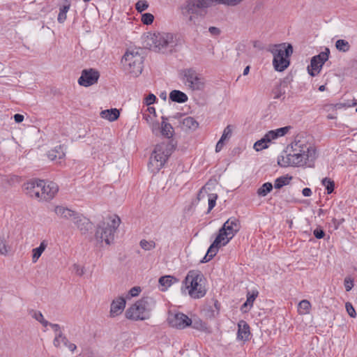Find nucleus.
<instances>
[{
    "mask_svg": "<svg viewBox=\"0 0 357 357\" xmlns=\"http://www.w3.org/2000/svg\"><path fill=\"white\" fill-rule=\"evenodd\" d=\"M181 291L194 299L204 297L206 294L204 275L199 271H190L182 282Z\"/></svg>",
    "mask_w": 357,
    "mask_h": 357,
    "instance_id": "obj_1",
    "label": "nucleus"
},
{
    "mask_svg": "<svg viewBox=\"0 0 357 357\" xmlns=\"http://www.w3.org/2000/svg\"><path fill=\"white\" fill-rule=\"evenodd\" d=\"M121 224V219L116 215L107 216L96 227L95 237L98 241L109 245L114 241L115 234Z\"/></svg>",
    "mask_w": 357,
    "mask_h": 357,
    "instance_id": "obj_2",
    "label": "nucleus"
},
{
    "mask_svg": "<svg viewBox=\"0 0 357 357\" xmlns=\"http://www.w3.org/2000/svg\"><path fill=\"white\" fill-rule=\"evenodd\" d=\"M156 301L152 297H144L132 305L126 312L128 319L132 320H144L151 316V311L155 307Z\"/></svg>",
    "mask_w": 357,
    "mask_h": 357,
    "instance_id": "obj_3",
    "label": "nucleus"
},
{
    "mask_svg": "<svg viewBox=\"0 0 357 357\" xmlns=\"http://www.w3.org/2000/svg\"><path fill=\"white\" fill-rule=\"evenodd\" d=\"M144 57L139 49H128L121 59L123 70L134 77L141 75L143 70Z\"/></svg>",
    "mask_w": 357,
    "mask_h": 357,
    "instance_id": "obj_4",
    "label": "nucleus"
},
{
    "mask_svg": "<svg viewBox=\"0 0 357 357\" xmlns=\"http://www.w3.org/2000/svg\"><path fill=\"white\" fill-rule=\"evenodd\" d=\"M173 151V146L168 142L157 144L149 158V169L153 172H158L166 163Z\"/></svg>",
    "mask_w": 357,
    "mask_h": 357,
    "instance_id": "obj_5",
    "label": "nucleus"
},
{
    "mask_svg": "<svg viewBox=\"0 0 357 357\" xmlns=\"http://www.w3.org/2000/svg\"><path fill=\"white\" fill-rule=\"evenodd\" d=\"M273 55V66L278 72L284 71L289 66V56L293 53V47L290 44L282 43L274 45L271 50Z\"/></svg>",
    "mask_w": 357,
    "mask_h": 357,
    "instance_id": "obj_6",
    "label": "nucleus"
},
{
    "mask_svg": "<svg viewBox=\"0 0 357 357\" xmlns=\"http://www.w3.org/2000/svg\"><path fill=\"white\" fill-rule=\"evenodd\" d=\"M291 153L282 155L278 158V163L281 167H289V166H304L309 162L312 161V153L310 155H301V149L294 142L291 144Z\"/></svg>",
    "mask_w": 357,
    "mask_h": 357,
    "instance_id": "obj_7",
    "label": "nucleus"
},
{
    "mask_svg": "<svg viewBox=\"0 0 357 357\" xmlns=\"http://www.w3.org/2000/svg\"><path fill=\"white\" fill-rule=\"evenodd\" d=\"M174 43V35L172 33L157 32L147 36V45L155 51H163Z\"/></svg>",
    "mask_w": 357,
    "mask_h": 357,
    "instance_id": "obj_8",
    "label": "nucleus"
},
{
    "mask_svg": "<svg viewBox=\"0 0 357 357\" xmlns=\"http://www.w3.org/2000/svg\"><path fill=\"white\" fill-rule=\"evenodd\" d=\"M183 83L192 91H204L206 87V79L195 70L185 69L181 73Z\"/></svg>",
    "mask_w": 357,
    "mask_h": 357,
    "instance_id": "obj_9",
    "label": "nucleus"
},
{
    "mask_svg": "<svg viewBox=\"0 0 357 357\" xmlns=\"http://www.w3.org/2000/svg\"><path fill=\"white\" fill-rule=\"evenodd\" d=\"M231 239V238H229V236L226 234V232L224 231H222V229H220L218 236L208 249L207 252L202 261L207 262L211 260L216 255L218 249L220 247L227 245Z\"/></svg>",
    "mask_w": 357,
    "mask_h": 357,
    "instance_id": "obj_10",
    "label": "nucleus"
},
{
    "mask_svg": "<svg viewBox=\"0 0 357 357\" xmlns=\"http://www.w3.org/2000/svg\"><path fill=\"white\" fill-rule=\"evenodd\" d=\"M330 50L326 48L325 51L320 52L318 55L314 56L311 59L310 65L307 68V73L312 76L318 75L326 61L328 60Z\"/></svg>",
    "mask_w": 357,
    "mask_h": 357,
    "instance_id": "obj_11",
    "label": "nucleus"
},
{
    "mask_svg": "<svg viewBox=\"0 0 357 357\" xmlns=\"http://www.w3.org/2000/svg\"><path fill=\"white\" fill-rule=\"evenodd\" d=\"M200 8L196 0H187L181 6L183 17L190 24H195L196 17Z\"/></svg>",
    "mask_w": 357,
    "mask_h": 357,
    "instance_id": "obj_12",
    "label": "nucleus"
},
{
    "mask_svg": "<svg viewBox=\"0 0 357 357\" xmlns=\"http://www.w3.org/2000/svg\"><path fill=\"white\" fill-rule=\"evenodd\" d=\"M100 77L99 72L94 68L84 69L78 79V84L84 87H89L96 84Z\"/></svg>",
    "mask_w": 357,
    "mask_h": 357,
    "instance_id": "obj_13",
    "label": "nucleus"
},
{
    "mask_svg": "<svg viewBox=\"0 0 357 357\" xmlns=\"http://www.w3.org/2000/svg\"><path fill=\"white\" fill-rule=\"evenodd\" d=\"M169 325L178 329H184L192 324V320L183 313L170 314L168 317Z\"/></svg>",
    "mask_w": 357,
    "mask_h": 357,
    "instance_id": "obj_14",
    "label": "nucleus"
},
{
    "mask_svg": "<svg viewBox=\"0 0 357 357\" xmlns=\"http://www.w3.org/2000/svg\"><path fill=\"white\" fill-rule=\"evenodd\" d=\"M58 190L59 188L56 183L40 180V199H52L58 192Z\"/></svg>",
    "mask_w": 357,
    "mask_h": 357,
    "instance_id": "obj_15",
    "label": "nucleus"
},
{
    "mask_svg": "<svg viewBox=\"0 0 357 357\" xmlns=\"http://www.w3.org/2000/svg\"><path fill=\"white\" fill-rule=\"evenodd\" d=\"M24 190L31 197L40 199V180H31L24 184Z\"/></svg>",
    "mask_w": 357,
    "mask_h": 357,
    "instance_id": "obj_16",
    "label": "nucleus"
},
{
    "mask_svg": "<svg viewBox=\"0 0 357 357\" xmlns=\"http://www.w3.org/2000/svg\"><path fill=\"white\" fill-rule=\"evenodd\" d=\"M221 229L232 238L240 229L239 221L235 218H231L224 223Z\"/></svg>",
    "mask_w": 357,
    "mask_h": 357,
    "instance_id": "obj_17",
    "label": "nucleus"
},
{
    "mask_svg": "<svg viewBox=\"0 0 357 357\" xmlns=\"http://www.w3.org/2000/svg\"><path fill=\"white\" fill-rule=\"evenodd\" d=\"M208 186L206 185L199 191L198 194V199H204L206 197H207L208 208V212H210L215 206L216 200L218 199V195L216 193H209L208 192Z\"/></svg>",
    "mask_w": 357,
    "mask_h": 357,
    "instance_id": "obj_18",
    "label": "nucleus"
},
{
    "mask_svg": "<svg viewBox=\"0 0 357 357\" xmlns=\"http://www.w3.org/2000/svg\"><path fill=\"white\" fill-rule=\"evenodd\" d=\"M53 344L58 349H61L62 347H66L72 352H74L77 349L76 345L70 342L63 333L61 334H58L54 337Z\"/></svg>",
    "mask_w": 357,
    "mask_h": 357,
    "instance_id": "obj_19",
    "label": "nucleus"
},
{
    "mask_svg": "<svg viewBox=\"0 0 357 357\" xmlns=\"http://www.w3.org/2000/svg\"><path fill=\"white\" fill-rule=\"evenodd\" d=\"M126 302L123 297H118L114 299L111 303L110 316L115 317L121 314L126 307Z\"/></svg>",
    "mask_w": 357,
    "mask_h": 357,
    "instance_id": "obj_20",
    "label": "nucleus"
},
{
    "mask_svg": "<svg viewBox=\"0 0 357 357\" xmlns=\"http://www.w3.org/2000/svg\"><path fill=\"white\" fill-rule=\"evenodd\" d=\"M54 211L59 218L70 220H72L77 213L63 206H56L54 208Z\"/></svg>",
    "mask_w": 357,
    "mask_h": 357,
    "instance_id": "obj_21",
    "label": "nucleus"
},
{
    "mask_svg": "<svg viewBox=\"0 0 357 357\" xmlns=\"http://www.w3.org/2000/svg\"><path fill=\"white\" fill-rule=\"evenodd\" d=\"M250 335V326L243 320H241L238 323L237 338L241 340L246 341Z\"/></svg>",
    "mask_w": 357,
    "mask_h": 357,
    "instance_id": "obj_22",
    "label": "nucleus"
},
{
    "mask_svg": "<svg viewBox=\"0 0 357 357\" xmlns=\"http://www.w3.org/2000/svg\"><path fill=\"white\" fill-rule=\"evenodd\" d=\"M72 221L82 233H85L90 226L89 220L77 213H75Z\"/></svg>",
    "mask_w": 357,
    "mask_h": 357,
    "instance_id": "obj_23",
    "label": "nucleus"
},
{
    "mask_svg": "<svg viewBox=\"0 0 357 357\" xmlns=\"http://www.w3.org/2000/svg\"><path fill=\"white\" fill-rule=\"evenodd\" d=\"M100 116L109 122L116 121L120 116V110L116 108H112L102 110Z\"/></svg>",
    "mask_w": 357,
    "mask_h": 357,
    "instance_id": "obj_24",
    "label": "nucleus"
},
{
    "mask_svg": "<svg viewBox=\"0 0 357 357\" xmlns=\"http://www.w3.org/2000/svg\"><path fill=\"white\" fill-rule=\"evenodd\" d=\"M294 143L296 144L300 147L301 151L299 152V154L310 155V153H312V161H314V160L316 158V150L312 145L301 140L296 141L294 142Z\"/></svg>",
    "mask_w": 357,
    "mask_h": 357,
    "instance_id": "obj_25",
    "label": "nucleus"
},
{
    "mask_svg": "<svg viewBox=\"0 0 357 357\" xmlns=\"http://www.w3.org/2000/svg\"><path fill=\"white\" fill-rule=\"evenodd\" d=\"M178 280L172 275H165L159 278L158 283L160 289L162 291H165L170 287L173 284L177 283Z\"/></svg>",
    "mask_w": 357,
    "mask_h": 357,
    "instance_id": "obj_26",
    "label": "nucleus"
},
{
    "mask_svg": "<svg viewBox=\"0 0 357 357\" xmlns=\"http://www.w3.org/2000/svg\"><path fill=\"white\" fill-rule=\"evenodd\" d=\"M167 119L165 116L162 117L161 127L160 129V135L166 138H171L174 135V128L170 123L167 122Z\"/></svg>",
    "mask_w": 357,
    "mask_h": 357,
    "instance_id": "obj_27",
    "label": "nucleus"
},
{
    "mask_svg": "<svg viewBox=\"0 0 357 357\" xmlns=\"http://www.w3.org/2000/svg\"><path fill=\"white\" fill-rule=\"evenodd\" d=\"M290 126H285L274 130H270L266 133L268 140H273L278 137L284 136L289 130Z\"/></svg>",
    "mask_w": 357,
    "mask_h": 357,
    "instance_id": "obj_28",
    "label": "nucleus"
},
{
    "mask_svg": "<svg viewBox=\"0 0 357 357\" xmlns=\"http://www.w3.org/2000/svg\"><path fill=\"white\" fill-rule=\"evenodd\" d=\"M169 99L176 102L183 103L188 101V96L178 90H173L169 93Z\"/></svg>",
    "mask_w": 357,
    "mask_h": 357,
    "instance_id": "obj_29",
    "label": "nucleus"
},
{
    "mask_svg": "<svg viewBox=\"0 0 357 357\" xmlns=\"http://www.w3.org/2000/svg\"><path fill=\"white\" fill-rule=\"evenodd\" d=\"M343 107L342 104H328L324 106V110L328 113V119H335L337 118V109H341Z\"/></svg>",
    "mask_w": 357,
    "mask_h": 357,
    "instance_id": "obj_30",
    "label": "nucleus"
},
{
    "mask_svg": "<svg viewBox=\"0 0 357 357\" xmlns=\"http://www.w3.org/2000/svg\"><path fill=\"white\" fill-rule=\"evenodd\" d=\"M47 247V242L43 241L38 248L32 250V262L36 263L43 252L45 250Z\"/></svg>",
    "mask_w": 357,
    "mask_h": 357,
    "instance_id": "obj_31",
    "label": "nucleus"
},
{
    "mask_svg": "<svg viewBox=\"0 0 357 357\" xmlns=\"http://www.w3.org/2000/svg\"><path fill=\"white\" fill-rule=\"evenodd\" d=\"M47 155L51 160L63 158L65 156L63 146H58L55 147L54 149L48 152Z\"/></svg>",
    "mask_w": 357,
    "mask_h": 357,
    "instance_id": "obj_32",
    "label": "nucleus"
},
{
    "mask_svg": "<svg viewBox=\"0 0 357 357\" xmlns=\"http://www.w3.org/2000/svg\"><path fill=\"white\" fill-rule=\"evenodd\" d=\"M66 4L63 5L59 10V13L58 15V21L59 23H63L67 17V13L68 12L70 3L68 1V0H66Z\"/></svg>",
    "mask_w": 357,
    "mask_h": 357,
    "instance_id": "obj_33",
    "label": "nucleus"
},
{
    "mask_svg": "<svg viewBox=\"0 0 357 357\" xmlns=\"http://www.w3.org/2000/svg\"><path fill=\"white\" fill-rule=\"evenodd\" d=\"M311 304L307 300H303L298 303V313L300 314H307L310 313Z\"/></svg>",
    "mask_w": 357,
    "mask_h": 357,
    "instance_id": "obj_34",
    "label": "nucleus"
},
{
    "mask_svg": "<svg viewBox=\"0 0 357 357\" xmlns=\"http://www.w3.org/2000/svg\"><path fill=\"white\" fill-rule=\"evenodd\" d=\"M257 296H258L257 291H253L252 292V294L248 293L247 295V300H246L245 303L242 305L241 310L246 312V310H244L245 308H246L248 306H249L250 308L252 306L253 303H254L255 300L256 299V298L257 297Z\"/></svg>",
    "mask_w": 357,
    "mask_h": 357,
    "instance_id": "obj_35",
    "label": "nucleus"
},
{
    "mask_svg": "<svg viewBox=\"0 0 357 357\" xmlns=\"http://www.w3.org/2000/svg\"><path fill=\"white\" fill-rule=\"evenodd\" d=\"M291 178V176H280L275 181L274 187L276 189H280L283 186L288 185Z\"/></svg>",
    "mask_w": 357,
    "mask_h": 357,
    "instance_id": "obj_36",
    "label": "nucleus"
},
{
    "mask_svg": "<svg viewBox=\"0 0 357 357\" xmlns=\"http://www.w3.org/2000/svg\"><path fill=\"white\" fill-rule=\"evenodd\" d=\"M201 9L209 8L214 5H221L220 0H196Z\"/></svg>",
    "mask_w": 357,
    "mask_h": 357,
    "instance_id": "obj_37",
    "label": "nucleus"
},
{
    "mask_svg": "<svg viewBox=\"0 0 357 357\" xmlns=\"http://www.w3.org/2000/svg\"><path fill=\"white\" fill-rule=\"evenodd\" d=\"M336 49L342 52H347L350 50V45L348 41L344 39H339L335 42Z\"/></svg>",
    "mask_w": 357,
    "mask_h": 357,
    "instance_id": "obj_38",
    "label": "nucleus"
},
{
    "mask_svg": "<svg viewBox=\"0 0 357 357\" xmlns=\"http://www.w3.org/2000/svg\"><path fill=\"white\" fill-rule=\"evenodd\" d=\"M30 314L33 319L39 321L44 327H47L49 325V322L45 319L43 314L40 311L32 310Z\"/></svg>",
    "mask_w": 357,
    "mask_h": 357,
    "instance_id": "obj_39",
    "label": "nucleus"
},
{
    "mask_svg": "<svg viewBox=\"0 0 357 357\" xmlns=\"http://www.w3.org/2000/svg\"><path fill=\"white\" fill-rule=\"evenodd\" d=\"M183 125L189 129L195 130L198 128L199 123L193 117L188 116L183 119Z\"/></svg>",
    "mask_w": 357,
    "mask_h": 357,
    "instance_id": "obj_40",
    "label": "nucleus"
},
{
    "mask_svg": "<svg viewBox=\"0 0 357 357\" xmlns=\"http://www.w3.org/2000/svg\"><path fill=\"white\" fill-rule=\"evenodd\" d=\"M272 189L273 185L271 183H265L257 190V195L260 197H265Z\"/></svg>",
    "mask_w": 357,
    "mask_h": 357,
    "instance_id": "obj_41",
    "label": "nucleus"
},
{
    "mask_svg": "<svg viewBox=\"0 0 357 357\" xmlns=\"http://www.w3.org/2000/svg\"><path fill=\"white\" fill-rule=\"evenodd\" d=\"M271 142V140H268L266 137V134L264 135L263 138H261L260 140H258L254 144V149L257 151H261L264 149H266L268 147V143Z\"/></svg>",
    "mask_w": 357,
    "mask_h": 357,
    "instance_id": "obj_42",
    "label": "nucleus"
},
{
    "mask_svg": "<svg viewBox=\"0 0 357 357\" xmlns=\"http://www.w3.org/2000/svg\"><path fill=\"white\" fill-rule=\"evenodd\" d=\"M222 6L227 7H237L241 5L245 0H220Z\"/></svg>",
    "mask_w": 357,
    "mask_h": 357,
    "instance_id": "obj_43",
    "label": "nucleus"
},
{
    "mask_svg": "<svg viewBox=\"0 0 357 357\" xmlns=\"http://www.w3.org/2000/svg\"><path fill=\"white\" fill-rule=\"evenodd\" d=\"M321 183L326 189L328 194L333 192L335 186L333 181L328 178H324L322 179Z\"/></svg>",
    "mask_w": 357,
    "mask_h": 357,
    "instance_id": "obj_44",
    "label": "nucleus"
},
{
    "mask_svg": "<svg viewBox=\"0 0 357 357\" xmlns=\"http://www.w3.org/2000/svg\"><path fill=\"white\" fill-rule=\"evenodd\" d=\"M139 245L144 250H151L155 247V243L153 241L142 240Z\"/></svg>",
    "mask_w": 357,
    "mask_h": 357,
    "instance_id": "obj_45",
    "label": "nucleus"
},
{
    "mask_svg": "<svg viewBox=\"0 0 357 357\" xmlns=\"http://www.w3.org/2000/svg\"><path fill=\"white\" fill-rule=\"evenodd\" d=\"M152 132L158 136L160 135V129L161 127V123H160L155 119H153L152 123L149 124Z\"/></svg>",
    "mask_w": 357,
    "mask_h": 357,
    "instance_id": "obj_46",
    "label": "nucleus"
},
{
    "mask_svg": "<svg viewBox=\"0 0 357 357\" xmlns=\"http://www.w3.org/2000/svg\"><path fill=\"white\" fill-rule=\"evenodd\" d=\"M148 7L149 3L146 0H139L135 4V8L139 13L146 10Z\"/></svg>",
    "mask_w": 357,
    "mask_h": 357,
    "instance_id": "obj_47",
    "label": "nucleus"
},
{
    "mask_svg": "<svg viewBox=\"0 0 357 357\" xmlns=\"http://www.w3.org/2000/svg\"><path fill=\"white\" fill-rule=\"evenodd\" d=\"M153 20H154V17L152 14L151 13H144L142 15V22L144 24H151L153 23Z\"/></svg>",
    "mask_w": 357,
    "mask_h": 357,
    "instance_id": "obj_48",
    "label": "nucleus"
},
{
    "mask_svg": "<svg viewBox=\"0 0 357 357\" xmlns=\"http://www.w3.org/2000/svg\"><path fill=\"white\" fill-rule=\"evenodd\" d=\"M345 308H346V310H347L348 314L351 317L355 318L356 317V310L351 303L347 302L345 304Z\"/></svg>",
    "mask_w": 357,
    "mask_h": 357,
    "instance_id": "obj_49",
    "label": "nucleus"
},
{
    "mask_svg": "<svg viewBox=\"0 0 357 357\" xmlns=\"http://www.w3.org/2000/svg\"><path fill=\"white\" fill-rule=\"evenodd\" d=\"M344 287L347 291H349L354 287V280L350 277H346L344 281Z\"/></svg>",
    "mask_w": 357,
    "mask_h": 357,
    "instance_id": "obj_50",
    "label": "nucleus"
},
{
    "mask_svg": "<svg viewBox=\"0 0 357 357\" xmlns=\"http://www.w3.org/2000/svg\"><path fill=\"white\" fill-rule=\"evenodd\" d=\"M231 135V128L230 126H227L223 131V133L222 135V137L220 139H222V141H225L227 139H229Z\"/></svg>",
    "mask_w": 357,
    "mask_h": 357,
    "instance_id": "obj_51",
    "label": "nucleus"
},
{
    "mask_svg": "<svg viewBox=\"0 0 357 357\" xmlns=\"http://www.w3.org/2000/svg\"><path fill=\"white\" fill-rule=\"evenodd\" d=\"M73 271L75 273L76 275L79 276H82L84 273V268L83 266H81L78 264H74L73 265Z\"/></svg>",
    "mask_w": 357,
    "mask_h": 357,
    "instance_id": "obj_52",
    "label": "nucleus"
},
{
    "mask_svg": "<svg viewBox=\"0 0 357 357\" xmlns=\"http://www.w3.org/2000/svg\"><path fill=\"white\" fill-rule=\"evenodd\" d=\"M53 331L54 332V337L56 336L58 334H61L62 331L61 330V327L59 324H51L49 322V325Z\"/></svg>",
    "mask_w": 357,
    "mask_h": 357,
    "instance_id": "obj_53",
    "label": "nucleus"
},
{
    "mask_svg": "<svg viewBox=\"0 0 357 357\" xmlns=\"http://www.w3.org/2000/svg\"><path fill=\"white\" fill-rule=\"evenodd\" d=\"M156 100V97L154 94H149L146 98H145V103L147 106H150L151 105L153 104Z\"/></svg>",
    "mask_w": 357,
    "mask_h": 357,
    "instance_id": "obj_54",
    "label": "nucleus"
},
{
    "mask_svg": "<svg viewBox=\"0 0 357 357\" xmlns=\"http://www.w3.org/2000/svg\"><path fill=\"white\" fill-rule=\"evenodd\" d=\"M8 253L7 246L3 239H0V254L6 255Z\"/></svg>",
    "mask_w": 357,
    "mask_h": 357,
    "instance_id": "obj_55",
    "label": "nucleus"
},
{
    "mask_svg": "<svg viewBox=\"0 0 357 357\" xmlns=\"http://www.w3.org/2000/svg\"><path fill=\"white\" fill-rule=\"evenodd\" d=\"M141 291V288L139 287H134L131 288L129 291V295L131 297L137 296L139 294Z\"/></svg>",
    "mask_w": 357,
    "mask_h": 357,
    "instance_id": "obj_56",
    "label": "nucleus"
},
{
    "mask_svg": "<svg viewBox=\"0 0 357 357\" xmlns=\"http://www.w3.org/2000/svg\"><path fill=\"white\" fill-rule=\"evenodd\" d=\"M155 118H156V116L149 114L147 113L143 114V119H144L146 121V122L148 123V125L150 124L151 123H152L153 119Z\"/></svg>",
    "mask_w": 357,
    "mask_h": 357,
    "instance_id": "obj_57",
    "label": "nucleus"
},
{
    "mask_svg": "<svg viewBox=\"0 0 357 357\" xmlns=\"http://www.w3.org/2000/svg\"><path fill=\"white\" fill-rule=\"evenodd\" d=\"M314 235L317 238H322L324 236V231L322 229H316L314 230Z\"/></svg>",
    "mask_w": 357,
    "mask_h": 357,
    "instance_id": "obj_58",
    "label": "nucleus"
},
{
    "mask_svg": "<svg viewBox=\"0 0 357 357\" xmlns=\"http://www.w3.org/2000/svg\"><path fill=\"white\" fill-rule=\"evenodd\" d=\"M224 145V141L222 139H220L218 142L216 146H215V151L219 152L222 149Z\"/></svg>",
    "mask_w": 357,
    "mask_h": 357,
    "instance_id": "obj_59",
    "label": "nucleus"
},
{
    "mask_svg": "<svg viewBox=\"0 0 357 357\" xmlns=\"http://www.w3.org/2000/svg\"><path fill=\"white\" fill-rule=\"evenodd\" d=\"M14 119L16 123H21L24 120V116L20 114H16L14 115Z\"/></svg>",
    "mask_w": 357,
    "mask_h": 357,
    "instance_id": "obj_60",
    "label": "nucleus"
},
{
    "mask_svg": "<svg viewBox=\"0 0 357 357\" xmlns=\"http://www.w3.org/2000/svg\"><path fill=\"white\" fill-rule=\"evenodd\" d=\"M302 193H303V196H305V197H310L312 195V190L309 188H305L303 190Z\"/></svg>",
    "mask_w": 357,
    "mask_h": 357,
    "instance_id": "obj_61",
    "label": "nucleus"
},
{
    "mask_svg": "<svg viewBox=\"0 0 357 357\" xmlns=\"http://www.w3.org/2000/svg\"><path fill=\"white\" fill-rule=\"evenodd\" d=\"M208 30L209 32L213 35H218L220 33V30L214 26H211Z\"/></svg>",
    "mask_w": 357,
    "mask_h": 357,
    "instance_id": "obj_62",
    "label": "nucleus"
},
{
    "mask_svg": "<svg viewBox=\"0 0 357 357\" xmlns=\"http://www.w3.org/2000/svg\"><path fill=\"white\" fill-rule=\"evenodd\" d=\"M147 112H149V114L156 116L155 109L153 107L149 106L147 108Z\"/></svg>",
    "mask_w": 357,
    "mask_h": 357,
    "instance_id": "obj_63",
    "label": "nucleus"
},
{
    "mask_svg": "<svg viewBox=\"0 0 357 357\" xmlns=\"http://www.w3.org/2000/svg\"><path fill=\"white\" fill-rule=\"evenodd\" d=\"M250 71V66H246L243 70V75H247Z\"/></svg>",
    "mask_w": 357,
    "mask_h": 357,
    "instance_id": "obj_64",
    "label": "nucleus"
}]
</instances>
